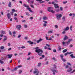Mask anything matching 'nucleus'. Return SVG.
<instances>
[{
  "label": "nucleus",
  "mask_w": 75,
  "mask_h": 75,
  "mask_svg": "<svg viewBox=\"0 0 75 75\" xmlns=\"http://www.w3.org/2000/svg\"><path fill=\"white\" fill-rule=\"evenodd\" d=\"M9 34L10 35H11V31H9Z\"/></svg>",
  "instance_id": "52"
},
{
  "label": "nucleus",
  "mask_w": 75,
  "mask_h": 75,
  "mask_svg": "<svg viewBox=\"0 0 75 75\" xmlns=\"http://www.w3.org/2000/svg\"><path fill=\"white\" fill-rule=\"evenodd\" d=\"M1 34H6V32L4 31H1Z\"/></svg>",
  "instance_id": "19"
},
{
  "label": "nucleus",
  "mask_w": 75,
  "mask_h": 75,
  "mask_svg": "<svg viewBox=\"0 0 75 75\" xmlns=\"http://www.w3.org/2000/svg\"><path fill=\"white\" fill-rule=\"evenodd\" d=\"M45 38H46V40H48V37L46 36L45 37Z\"/></svg>",
  "instance_id": "53"
},
{
  "label": "nucleus",
  "mask_w": 75,
  "mask_h": 75,
  "mask_svg": "<svg viewBox=\"0 0 75 75\" xmlns=\"http://www.w3.org/2000/svg\"><path fill=\"white\" fill-rule=\"evenodd\" d=\"M72 26H71L70 28L71 31H72Z\"/></svg>",
  "instance_id": "35"
},
{
  "label": "nucleus",
  "mask_w": 75,
  "mask_h": 75,
  "mask_svg": "<svg viewBox=\"0 0 75 75\" xmlns=\"http://www.w3.org/2000/svg\"><path fill=\"white\" fill-rule=\"evenodd\" d=\"M69 16H72V14L71 13H70L69 14Z\"/></svg>",
  "instance_id": "60"
},
{
  "label": "nucleus",
  "mask_w": 75,
  "mask_h": 75,
  "mask_svg": "<svg viewBox=\"0 0 75 75\" xmlns=\"http://www.w3.org/2000/svg\"><path fill=\"white\" fill-rule=\"evenodd\" d=\"M69 67V66H68V65L66 66V68H68V67Z\"/></svg>",
  "instance_id": "62"
},
{
  "label": "nucleus",
  "mask_w": 75,
  "mask_h": 75,
  "mask_svg": "<svg viewBox=\"0 0 75 75\" xmlns=\"http://www.w3.org/2000/svg\"><path fill=\"white\" fill-rule=\"evenodd\" d=\"M56 16L57 17V18L58 20H59V19L61 18V17H62V14H56Z\"/></svg>",
  "instance_id": "4"
},
{
  "label": "nucleus",
  "mask_w": 75,
  "mask_h": 75,
  "mask_svg": "<svg viewBox=\"0 0 75 75\" xmlns=\"http://www.w3.org/2000/svg\"><path fill=\"white\" fill-rule=\"evenodd\" d=\"M25 48V46H22L21 47V48L22 49H24V48Z\"/></svg>",
  "instance_id": "31"
},
{
  "label": "nucleus",
  "mask_w": 75,
  "mask_h": 75,
  "mask_svg": "<svg viewBox=\"0 0 75 75\" xmlns=\"http://www.w3.org/2000/svg\"><path fill=\"white\" fill-rule=\"evenodd\" d=\"M73 52H67V54H69V55L70 54H73Z\"/></svg>",
  "instance_id": "28"
},
{
  "label": "nucleus",
  "mask_w": 75,
  "mask_h": 75,
  "mask_svg": "<svg viewBox=\"0 0 75 75\" xmlns=\"http://www.w3.org/2000/svg\"><path fill=\"white\" fill-rule=\"evenodd\" d=\"M54 2H55V3H58V1L57 0H54Z\"/></svg>",
  "instance_id": "51"
},
{
  "label": "nucleus",
  "mask_w": 75,
  "mask_h": 75,
  "mask_svg": "<svg viewBox=\"0 0 75 75\" xmlns=\"http://www.w3.org/2000/svg\"><path fill=\"white\" fill-rule=\"evenodd\" d=\"M69 29V28L68 27H67L66 28L63 29L64 31H68Z\"/></svg>",
  "instance_id": "9"
},
{
  "label": "nucleus",
  "mask_w": 75,
  "mask_h": 75,
  "mask_svg": "<svg viewBox=\"0 0 75 75\" xmlns=\"http://www.w3.org/2000/svg\"><path fill=\"white\" fill-rule=\"evenodd\" d=\"M30 57H29L27 59V60H30Z\"/></svg>",
  "instance_id": "64"
},
{
  "label": "nucleus",
  "mask_w": 75,
  "mask_h": 75,
  "mask_svg": "<svg viewBox=\"0 0 75 75\" xmlns=\"http://www.w3.org/2000/svg\"><path fill=\"white\" fill-rule=\"evenodd\" d=\"M56 11L57 12H59V9H57L56 10Z\"/></svg>",
  "instance_id": "26"
},
{
  "label": "nucleus",
  "mask_w": 75,
  "mask_h": 75,
  "mask_svg": "<svg viewBox=\"0 0 75 75\" xmlns=\"http://www.w3.org/2000/svg\"><path fill=\"white\" fill-rule=\"evenodd\" d=\"M14 20H17V18L16 17H15L14 18Z\"/></svg>",
  "instance_id": "63"
},
{
  "label": "nucleus",
  "mask_w": 75,
  "mask_h": 75,
  "mask_svg": "<svg viewBox=\"0 0 75 75\" xmlns=\"http://www.w3.org/2000/svg\"><path fill=\"white\" fill-rule=\"evenodd\" d=\"M69 69H68L67 70V72H70L71 71H72V68H71V67H69Z\"/></svg>",
  "instance_id": "8"
},
{
  "label": "nucleus",
  "mask_w": 75,
  "mask_h": 75,
  "mask_svg": "<svg viewBox=\"0 0 75 75\" xmlns=\"http://www.w3.org/2000/svg\"><path fill=\"white\" fill-rule=\"evenodd\" d=\"M30 6L31 7L33 8H34V6L33 5H30Z\"/></svg>",
  "instance_id": "34"
},
{
  "label": "nucleus",
  "mask_w": 75,
  "mask_h": 75,
  "mask_svg": "<svg viewBox=\"0 0 75 75\" xmlns=\"http://www.w3.org/2000/svg\"><path fill=\"white\" fill-rule=\"evenodd\" d=\"M8 57V58H11V57H12V56H13V54H8L7 55Z\"/></svg>",
  "instance_id": "11"
},
{
  "label": "nucleus",
  "mask_w": 75,
  "mask_h": 75,
  "mask_svg": "<svg viewBox=\"0 0 75 75\" xmlns=\"http://www.w3.org/2000/svg\"><path fill=\"white\" fill-rule=\"evenodd\" d=\"M53 68H57V66L56 65L54 64L53 65Z\"/></svg>",
  "instance_id": "30"
},
{
  "label": "nucleus",
  "mask_w": 75,
  "mask_h": 75,
  "mask_svg": "<svg viewBox=\"0 0 75 75\" xmlns=\"http://www.w3.org/2000/svg\"><path fill=\"white\" fill-rule=\"evenodd\" d=\"M60 57H61V58H63V57H64V55L61 54L60 55Z\"/></svg>",
  "instance_id": "23"
},
{
  "label": "nucleus",
  "mask_w": 75,
  "mask_h": 75,
  "mask_svg": "<svg viewBox=\"0 0 75 75\" xmlns=\"http://www.w3.org/2000/svg\"><path fill=\"white\" fill-rule=\"evenodd\" d=\"M34 71L33 72V74H36V73H38V74L39 73V71H38V70L37 69H35Z\"/></svg>",
  "instance_id": "5"
},
{
  "label": "nucleus",
  "mask_w": 75,
  "mask_h": 75,
  "mask_svg": "<svg viewBox=\"0 0 75 75\" xmlns=\"http://www.w3.org/2000/svg\"><path fill=\"white\" fill-rule=\"evenodd\" d=\"M65 16H63L62 18V20H65Z\"/></svg>",
  "instance_id": "43"
},
{
  "label": "nucleus",
  "mask_w": 75,
  "mask_h": 75,
  "mask_svg": "<svg viewBox=\"0 0 75 75\" xmlns=\"http://www.w3.org/2000/svg\"><path fill=\"white\" fill-rule=\"evenodd\" d=\"M43 25L44 27H47V24L46 23H44Z\"/></svg>",
  "instance_id": "32"
},
{
  "label": "nucleus",
  "mask_w": 75,
  "mask_h": 75,
  "mask_svg": "<svg viewBox=\"0 0 75 75\" xmlns=\"http://www.w3.org/2000/svg\"><path fill=\"white\" fill-rule=\"evenodd\" d=\"M50 33H52V32L51 30H49L48 33V34H50Z\"/></svg>",
  "instance_id": "25"
},
{
  "label": "nucleus",
  "mask_w": 75,
  "mask_h": 75,
  "mask_svg": "<svg viewBox=\"0 0 75 75\" xmlns=\"http://www.w3.org/2000/svg\"><path fill=\"white\" fill-rule=\"evenodd\" d=\"M52 72H53V75H55V72L56 73H58V71H57V70L54 69H52Z\"/></svg>",
  "instance_id": "6"
},
{
  "label": "nucleus",
  "mask_w": 75,
  "mask_h": 75,
  "mask_svg": "<svg viewBox=\"0 0 75 75\" xmlns=\"http://www.w3.org/2000/svg\"><path fill=\"white\" fill-rule=\"evenodd\" d=\"M36 1H40V2H41L42 1V0H36Z\"/></svg>",
  "instance_id": "50"
},
{
  "label": "nucleus",
  "mask_w": 75,
  "mask_h": 75,
  "mask_svg": "<svg viewBox=\"0 0 75 75\" xmlns=\"http://www.w3.org/2000/svg\"><path fill=\"white\" fill-rule=\"evenodd\" d=\"M8 7H11V2L9 1L8 4Z\"/></svg>",
  "instance_id": "12"
},
{
  "label": "nucleus",
  "mask_w": 75,
  "mask_h": 75,
  "mask_svg": "<svg viewBox=\"0 0 75 75\" xmlns=\"http://www.w3.org/2000/svg\"><path fill=\"white\" fill-rule=\"evenodd\" d=\"M67 49H65L62 52H63V53H65V52H67Z\"/></svg>",
  "instance_id": "21"
},
{
  "label": "nucleus",
  "mask_w": 75,
  "mask_h": 75,
  "mask_svg": "<svg viewBox=\"0 0 75 75\" xmlns=\"http://www.w3.org/2000/svg\"><path fill=\"white\" fill-rule=\"evenodd\" d=\"M22 72V70H20L19 71V74H21Z\"/></svg>",
  "instance_id": "49"
},
{
  "label": "nucleus",
  "mask_w": 75,
  "mask_h": 75,
  "mask_svg": "<svg viewBox=\"0 0 75 75\" xmlns=\"http://www.w3.org/2000/svg\"><path fill=\"white\" fill-rule=\"evenodd\" d=\"M60 9L61 10V11H62V10L63 9L62 8V7H60Z\"/></svg>",
  "instance_id": "37"
},
{
  "label": "nucleus",
  "mask_w": 75,
  "mask_h": 75,
  "mask_svg": "<svg viewBox=\"0 0 75 75\" xmlns=\"http://www.w3.org/2000/svg\"><path fill=\"white\" fill-rule=\"evenodd\" d=\"M14 13V12H11V15H12V16H13V13Z\"/></svg>",
  "instance_id": "42"
},
{
  "label": "nucleus",
  "mask_w": 75,
  "mask_h": 75,
  "mask_svg": "<svg viewBox=\"0 0 75 75\" xmlns=\"http://www.w3.org/2000/svg\"><path fill=\"white\" fill-rule=\"evenodd\" d=\"M43 21L44 23H45V24H47V21Z\"/></svg>",
  "instance_id": "38"
},
{
  "label": "nucleus",
  "mask_w": 75,
  "mask_h": 75,
  "mask_svg": "<svg viewBox=\"0 0 75 75\" xmlns=\"http://www.w3.org/2000/svg\"><path fill=\"white\" fill-rule=\"evenodd\" d=\"M0 63H1V64H4V62H3V61L1 60V59H0Z\"/></svg>",
  "instance_id": "22"
},
{
  "label": "nucleus",
  "mask_w": 75,
  "mask_h": 75,
  "mask_svg": "<svg viewBox=\"0 0 75 75\" xmlns=\"http://www.w3.org/2000/svg\"><path fill=\"white\" fill-rule=\"evenodd\" d=\"M71 41H72V39H69L67 42V44H69Z\"/></svg>",
  "instance_id": "18"
},
{
  "label": "nucleus",
  "mask_w": 75,
  "mask_h": 75,
  "mask_svg": "<svg viewBox=\"0 0 75 75\" xmlns=\"http://www.w3.org/2000/svg\"><path fill=\"white\" fill-rule=\"evenodd\" d=\"M67 3V1H65L63 2V4H66Z\"/></svg>",
  "instance_id": "47"
},
{
  "label": "nucleus",
  "mask_w": 75,
  "mask_h": 75,
  "mask_svg": "<svg viewBox=\"0 0 75 75\" xmlns=\"http://www.w3.org/2000/svg\"><path fill=\"white\" fill-rule=\"evenodd\" d=\"M36 52L38 53V55L41 56L42 55V53L43 52L42 50L41 49H38L35 50Z\"/></svg>",
  "instance_id": "1"
},
{
  "label": "nucleus",
  "mask_w": 75,
  "mask_h": 75,
  "mask_svg": "<svg viewBox=\"0 0 75 75\" xmlns=\"http://www.w3.org/2000/svg\"><path fill=\"white\" fill-rule=\"evenodd\" d=\"M8 47H10V46H11V44L10 43H8Z\"/></svg>",
  "instance_id": "40"
},
{
  "label": "nucleus",
  "mask_w": 75,
  "mask_h": 75,
  "mask_svg": "<svg viewBox=\"0 0 75 75\" xmlns=\"http://www.w3.org/2000/svg\"><path fill=\"white\" fill-rule=\"evenodd\" d=\"M73 56H74V55L73 54H72L70 55V57H72H72H73Z\"/></svg>",
  "instance_id": "58"
},
{
  "label": "nucleus",
  "mask_w": 75,
  "mask_h": 75,
  "mask_svg": "<svg viewBox=\"0 0 75 75\" xmlns=\"http://www.w3.org/2000/svg\"><path fill=\"white\" fill-rule=\"evenodd\" d=\"M67 65H70V66H71V64L69 63V62L67 63Z\"/></svg>",
  "instance_id": "36"
},
{
  "label": "nucleus",
  "mask_w": 75,
  "mask_h": 75,
  "mask_svg": "<svg viewBox=\"0 0 75 75\" xmlns=\"http://www.w3.org/2000/svg\"><path fill=\"white\" fill-rule=\"evenodd\" d=\"M75 69H74V70H73L71 72V74L72 73H74V72H75Z\"/></svg>",
  "instance_id": "33"
},
{
  "label": "nucleus",
  "mask_w": 75,
  "mask_h": 75,
  "mask_svg": "<svg viewBox=\"0 0 75 75\" xmlns=\"http://www.w3.org/2000/svg\"><path fill=\"white\" fill-rule=\"evenodd\" d=\"M68 53L67 52V53L65 54L64 55H65V56H66L67 55H68Z\"/></svg>",
  "instance_id": "57"
},
{
  "label": "nucleus",
  "mask_w": 75,
  "mask_h": 75,
  "mask_svg": "<svg viewBox=\"0 0 75 75\" xmlns=\"http://www.w3.org/2000/svg\"><path fill=\"white\" fill-rule=\"evenodd\" d=\"M47 46H45L44 47V49H45V50H47Z\"/></svg>",
  "instance_id": "48"
},
{
  "label": "nucleus",
  "mask_w": 75,
  "mask_h": 75,
  "mask_svg": "<svg viewBox=\"0 0 75 75\" xmlns=\"http://www.w3.org/2000/svg\"><path fill=\"white\" fill-rule=\"evenodd\" d=\"M61 59H62V61H63V62H65V61H67V60L64 59V58H61Z\"/></svg>",
  "instance_id": "20"
},
{
  "label": "nucleus",
  "mask_w": 75,
  "mask_h": 75,
  "mask_svg": "<svg viewBox=\"0 0 75 75\" xmlns=\"http://www.w3.org/2000/svg\"><path fill=\"white\" fill-rule=\"evenodd\" d=\"M53 8H52L49 7L48 8L47 10L48 11H49V12H51V13H55V12L53 11V10H52Z\"/></svg>",
  "instance_id": "3"
},
{
  "label": "nucleus",
  "mask_w": 75,
  "mask_h": 75,
  "mask_svg": "<svg viewBox=\"0 0 75 75\" xmlns=\"http://www.w3.org/2000/svg\"><path fill=\"white\" fill-rule=\"evenodd\" d=\"M25 13L27 16H29L30 15V14L29 13H28V12H26Z\"/></svg>",
  "instance_id": "24"
},
{
  "label": "nucleus",
  "mask_w": 75,
  "mask_h": 75,
  "mask_svg": "<svg viewBox=\"0 0 75 75\" xmlns=\"http://www.w3.org/2000/svg\"><path fill=\"white\" fill-rule=\"evenodd\" d=\"M58 48L59 51H61V47H59Z\"/></svg>",
  "instance_id": "46"
},
{
  "label": "nucleus",
  "mask_w": 75,
  "mask_h": 75,
  "mask_svg": "<svg viewBox=\"0 0 75 75\" xmlns=\"http://www.w3.org/2000/svg\"><path fill=\"white\" fill-rule=\"evenodd\" d=\"M4 46H2L1 47V50H3V49H4Z\"/></svg>",
  "instance_id": "29"
},
{
  "label": "nucleus",
  "mask_w": 75,
  "mask_h": 75,
  "mask_svg": "<svg viewBox=\"0 0 75 75\" xmlns=\"http://www.w3.org/2000/svg\"><path fill=\"white\" fill-rule=\"evenodd\" d=\"M67 39H68V37H67V36L66 35L64 37V41H65V40H66Z\"/></svg>",
  "instance_id": "16"
},
{
  "label": "nucleus",
  "mask_w": 75,
  "mask_h": 75,
  "mask_svg": "<svg viewBox=\"0 0 75 75\" xmlns=\"http://www.w3.org/2000/svg\"><path fill=\"white\" fill-rule=\"evenodd\" d=\"M27 42L29 43L30 44L32 45L33 44V42L31 41H28Z\"/></svg>",
  "instance_id": "15"
},
{
  "label": "nucleus",
  "mask_w": 75,
  "mask_h": 75,
  "mask_svg": "<svg viewBox=\"0 0 75 75\" xmlns=\"http://www.w3.org/2000/svg\"><path fill=\"white\" fill-rule=\"evenodd\" d=\"M7 16L8 19H10V14L8 13L7 14Z\"/></svg>",
  "instance_id": "14"
},
{
  "label": "nucleus",
  "mask_w": 75,
  "mask_h": 75,
  "mask_svg": "<svg viewBox=\"0 0 75 75\" xmlns=\"http://www.w3.org/2000/svg\"><path fill=\"white\" fill-rule=\"evenodd\" d=\"M71 48V47H73V45H70V46H69Z\"/></svg>",
  "instance_id": "56"
},
{
  "label": "nucleus",
  "mask_w": 75,
  "mask_h": 75,
  "mask_svg": "<svg viewBox=\"0 0 75 75\" xmlns=\"http://www.w3.org/2000/svg\"><path fill=\"white\" fill-rule=\"evenodd\" d=\"M7 40V38H5L4 39V41H6V40Z\"/></svg>",
  "instance_id": "27"
},
{
  "label": "nucleus",
  "mask_w": 75,
  "mask_h": 75,
  "mask_svg": "<svg viewBox=\"0 0 75 75\" xmlns=\"http://www.w3.org/2000/svg\"><path fill=\"white\" fill-rule=\"evenodd\" d=\"M54 27L56 28H58V25H55Z\"/></svg>",
  "instance_id": "45"
},
{
  "label": "nucleus",
  "mask_w": 75,
  "mask_h": 75,
  "mask_svg": "<svg viewBox=\"0 0 75 75\" xmlns=\"http://www.w3.org/2000/svg\"><path fill=\"white\" fill-rule=\"evenodd\" d=\"M23 6H25V7H27V8L26 9L28 10H29V11L31 12V13H33V11H31V8L29 7V6H27L25 4H24Z\"/></svg>",
  "instance_id": "2"
},
{
  "label": "nucleus",
  "mask_w": 75,
  "mask_h": 75,
  "mask_svg": "<svg viewBox=\"0 0 75 75\" xmlns=\"http://www.w3.org/2000/svg\"><path fill=\"white\" fill-rule=\"evenodd\" d=\"M43 20H47L48 19V17H46L45 16H44L43 18Z\"/></svg>",
  "instance_id": "17"
},
{
  "label": "nucleus",
  "mask_w": 75,
  "mask_h": 75,
  "mask_svg": "<svg viewBox=\"0 0 75 75\" xmlns=\"http://www.w3.org/2000/svg\"><path fill=\"white\" fill-rule=\"evenodd\" d=\"M54 7H55V8H58L59 7V6H58V5L57 4H54Z\"/></svg>",
  "instance_id": "10"
},
{
  "label": "nucleus",
  "mask_w": 75,
  "mask_h": 75,
  "mask_svg": "<svg viewBox=\"0 0 75 75\" xmlns=\"http://www.w3.org/2000/svg\"><path fill=\"white\" fill-rule=\"evenodd\" d=\"M17 69H18V67H16V68L14 69V71H16Z\"/></svg>",
  "instance_id": "44"
},
{
  "label": "nucleus",
  "mask_w": 75,
  "mask_h": 75,
  "mask_svg": "<svg viewBox=\"0 0 75 75\" xmlns=\"http://www.w3.org/2000/svg\"><path fill=\"white\" fill-rule=\"evenodd\" d=\"M53 52H57V50H56L55 49H54L53 50Z\"/></svg>",
  "instance_id": "39"
},
{
  "label": "nucleus",
  "mask_w": 75,
  "mask_h": 75,
  "mask_svg": "<svg viewBox=\"0 0 75 75\" xmlns=\"http://www.w3.org/2000/svg\"><path fill=\"white\" fill-rule=\"evenodd\" d=\"M24 26L25 28H27V25H25Z\"/></svg>",
  "instance_id": "55"
},
{
  "label": "nucleus",
  "mask_w": 75,
  "mask_h": 75,
  "mask_svg": "<svg viewBox=\"0 0 75 75\" xmlns=\"http://www.w3.org/2000/svg\"><path fill=\"white\" fill-rule=\"evenodd\" d=\"M41 65V63H39L38 64V67H40Z\"/></svg>",
  "instance_id": "41"
},
{
  "label": "nucleus",
  "mask_w": 75,
  "mask_h": 75,
  "mask_svg": "<svg viewBox=\"0 0 75 75\" xmlns=\"http://www.w3.org/2000/svg\"><path fill=\"white\" fill-rule=\"evenodd\" d=\"M21 27V25H17L16 26V28L18 29V30H20V28Z\"/></svg>",
  "instance_id": "7"
},
{
  "label": "nucleus",
  "mask_w": 75,
  "mask_h": 75,
  "mask_svg": "<svg viewBox=\"0 0 75 75\" xmlns=\"http://www.w3.org/2000/svg\"><path fill=\"white\" fill-rule=\"evenodd\" d=\"M42 41V39H40L39 40H38L37 41V42L38 44L40 42V41Z\"/></svg>",
  "instance_id": "13"
},
{
  "label": "nucleus",
  "mask_w": 75,
  "mask_h": 75,
  "mask_svg": "<svg viewBox=\"0 0 75 75\" xmlns=\"http://www.w3.org/2000/svg\"><path fill=\"white\" fill-rule=\"evenodd\" d=\"M28 38V37H25L24 38V39H25V40H27Z\"/></svg>",
  "instance_id": "59"
},
{
  "label": "nucleus",
  "mask_w": 75,
  "mask_h": 75,
  "mask_svg": "<svg viewBox=\"0 0 75 75\" xmlns=\"http://www.w3.org/2000/svg\"><path fill=\"white\" fill-rule=\"evenodd\" d=\"M18 68H20V67H22V65H19L18 66Z\"/></svg>",
  "instance_id": "54"
},
{
  "label": "nucleus",
  "mask_w": 75,
  "mask_h": 75,
  "mask_svg": "<svg viewBox=\"0 0 75 75\" xmlns=\"http://www.w3.org/2000/svg\"><path fill=\"white\" fill-rule=\"evenodd\" d=\"M47 49L48 50H51V48H48Z\"/></svg>",
  "instance_id": "61"
}]
</instances>
